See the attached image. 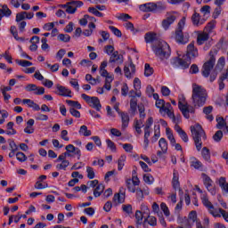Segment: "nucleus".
<instances>
[{"label": "nucleus", "instance_id": "obj_59", "mask_svg": "<svg viewBox=\"0 0 228 228\" xmlns=\"http://www.w3.org/2000/svg\"><path fill=\"white\" fill-rule=\"evenodd\" d=\"M88 19H90V15L86 14L84 18L79 20L80 26H86L88 24Z\"/></svg>", "mask_w": 228, "mask_h": 228}, {"label": "nucleus", "instance_id": "obj_9", "mask_svg": "<svg viewBox=\"0 0 228 228\" xmlns=\"http://www.w3.org/2000/svg\"><path fill=\"white\" fill-rule=\"evenodd\" d=\"M176 15V12H167L166 19H164L161 22L162 28L163 29H165V31L168 30L170 28V26H172V24L175 22V20H177Z\"/></svg>", "mask_w": 228, "mask_h": 228}, {"label": "nucleus", "instance_id": "obj_34", "mask_svg": "<svg viewBox=\"0 0 228 228\" xmlns=\"http://www.w3.org/2000/svg\"><path fill=\"white\" fill-rule=\"evenodd\" d=\"M66 102L74 110H81V103L77 101L67 100Z\"/></svg>", "mask_w": 228, "mask_h": 228}, {"label": "nucleus", "instance_id": "obj_30", "mask_svg": "<svg viewBox=\"0 0 228 228\" xmlns=\"http://www.w3.org/2000/svg\"><path fill=\"white\" fill-rule=\"evenodd\" d=\"M136 225H142L143 224V212L136 210L135 212Z\"/></svg>", "mask_w": 228, "mask_h": 228}, {"label": "nucleus", "instance_id": "obj_8", "mask_svg": "<svg viewBox=\"0 0 228 228\" xmlns=\"http://www.w3.org/2000/svg\"><path fill=\"white\" fill-rule=\"evenodd\" d=\"M81 97L87 104H90L91 108H94L96 110V111H101V108H102V105H101V101L98 97L95 96H89L86 94H82Z\"/></svg>", "mask_w": 228, "mask_h": 228}, {"label": "nucleus", "instance_id": "obj_46", "mask_svg": "<svg viewBox=\"0 0 228 228\" xmlns=\"http://www.w3.org/2000/svg\"><path fill=\"white\" fill-rule=\"evenodd\" d=\"M16 63L20 65V67H31L33 65V62L26 60H17Z\"/></svg>", "mask_w": 228, "mask_h": 228}, {"label": "nucleus", "instance_id": "obj_33", "mask_svg": "<svg viewBox=\"0 0 228 228\" xmlns=\"http://www.w3.org/2000/svg\"><path fill=\"white\" fill-rule=\"evenodd\" d=\"M14 123L10 121L7 123V131L5 132L6 134L12 135V134H17V130L13 128Z\"/></svg>", "mask_w": 228, "mask_h": 228}, {"label": "nucleus", "instance_id": "obj_53", "mask_svg": "<svg viewBox=\"0 0 228 228\" xmlns=\"http://www.w3.org/2000/svg\"><path fill=\"white\" fill-rule=\"evenodd\" d=\"M156 106H157V108L159 109V112L163 113V108L165 106V100L160 99V100L156 101Z\"/></svg>", "mask_w": 228, "mask_h": 228}, {"label": "nucleus", "instance_id": "obj_10", "mask_svg": "<svg viewBox=\"0 0 228 228\" xmlns=\"http://www.w3.org/2000/svg\"><path fill=\"white\" fill-rule=\"evenodd\" d=\"M201 177L203 179L204 186L208 190V191H209L211 195H216V188L213 184V180L211 179V177L204 173L201 175Z\"/></svg>", "mask_w": 228, "mask_h": 228}, {"label": "nucleus", "instance_id": "obj_27", "mask_svg": "<svg viewBox=\"0 0 228 228\" xmlns=\"http://www.w3.org/2000/svg\"><path fill=\"white\" fill-rule=\"evenodd\" d=\"M201 156L205 159V161H211V153L208 147H203L201 151Z\"/></svg>", "mask_w": 228, "mask_h": 228}, {"label": "nucleus", "instance_id": "obj_32", "mask_svg": "<svg viewBox=\"0 0 228 228\" xmlns=\"http://www.w3.org/2000/svg\"><path fill=\"white\" fill-rule=\"evenodd\" d=\"M102 191H104V184L100 183L94 191V197H101V195H102Z\"/></svg>", "mask_w": 228, "mask_h": 228}, {"label": "nucleus", "instance_id": "obj_40", "mask_svg": "<svg viewBox=\"0 0 228 228\" xmlns=\"http://www.w3.org/2000/svg\"><path fill=\"white\" fill-rule=\"evenodd\" d=\"M57 40H60V42H70V36H69V34H60L57 37Z\"/></svg>", "mask_w": 228, "mask_h": 228}, {"label": "nucleus", "instance_id": "obj_14", "mask_svg": "<svg viewBox=\"0 0 228 228\" xmlns=\"http://www.w3.org/2000/svg\"><path fill=\"white\" fill-rule=\"evenodd\" d=\"M172 186L174 190H179V191H183L181 189V183H179V172L176 170H174L173 172Z\"/></svg>", "mask_w": 228, "mask_h": 228}, {"label": "nucleus", "instance_id": "obj_50", "mask_svg": "<svg viewBox=\"0 0 228 228\" xmlns=\"http://www.w3.org/2000/svg\"><path fill=\"white\" fill-rule=\"evenodd\" d=\"M122 209H123L124 213H126L127 215L133 214V206H131L130 204L123 205Z\"/></svg>", "mask_w": 228, "mask_h": 228}, {"label": "nucleus", "instance_id": "obj_5", "mask_svg": "<svg viewBox=\"0 0 228 228\" xmlns=\"http://www.w3.org/2000/svg\"><path fill=\"white\" fill-rule=\"evenodd\" d=\"M206 97H208V94L200 86L195 85L192 89V102L195 107L200 108L206 104Z\"/></svg>", "mask_w": 228, "mask_h": 228}, {"label": "nucleus", "instance_id": "obj_55", "mask_svg": "<svg viewBox=\"0 0 228 228\" xmlns=\"http://www.w3.org/2000/svg\"><path fill=\"white\" fill-rule=\"evenodd\" d=\"M106 143H107L109 149H110V151H112L113 152H115V151H117V146L115 145V142H113V141L107 139Z\"/></svg>", "mask_w": 228, "mask_h": 228}, {"label": "nucleus", "instance_id": "obj_16", "mask_svg": "<svg viewBox=\"0 0 228 228\" xmlns=\"http://www.w3.org/2000/svg\"><path fill=\"white\" fill-rule=\"evenodd\" d=\"M175 131L178 133L180 138L183 140V142H184V143H188V134H186V132H184V130H183L179 125L175 126Z\"/></svg>", "mask_w": 228, "mask_h": 228}, {"label": "nucleus", "instance_id": "obj_58", "mask_svg": "<svg viewBox=\"0 0 228 228\" xmlns=\"http://www.w3.org/2000/svg\"><path fill=\"white\" fill-rule=\"evenodd\" d=\"M189 220H191L193 224H194V222H196V223L198 222L197 221V211L192 210L190 212Z\"/></svg>", "mask_w": 228, "mask_h": 228}, {"label": "nucleus", "instance_id": "obj_56", "mask_svg": "<svg viewBox=\"0 0 228 228\" xmlns=\"http://www.w3.org/2000/svg\"><path fill=\"white\" fill-rule=\"evenodd\" d=\"M135 193H136V199L137 200H143V191H142V189L138 188L135 189Z\"/></svg>", "mask_w": 228, "mask_h": 228}, {"label": "nucleus", "instance_id": "obj_13", "mask_svg": "<svg viewBox=\"0 0 228 228\" xmlns=\"http://www.w3.org/2000/svg\"><path fill=\"white\" fill-rule=\"evenodd\" d=\"M81 6H83V2L81 1L68 2V8L66 9V12L73 15V13L77 12V8H81Z\"/></svg>", "mask_w": 228, "mask_h": 228}, {"label": "nucleus", "instance_id": "obj_6", "mask_svg": "<svg viewBox=\"0 0 228 228\" xmlns=\"http://www.w3.org/2000/svg\"><path fill=\"white\" fill-rule=\"evenodd\" d=\"M184 26H186V17H183L175 30V40L177 42V44H181L182 45H184L185 44H188L190 42V36L185 35L183 32V29H184Z\"/></svg>", "mask_w": 228, "mask_h": 228}, {"label": "nucleus", "instance_id": "obj_41", "mask_svg": "<svg viewBox=\"0 0 228 228\" xmlns=\"http://www.w3.org/2000/svg\"><path fill=\"white\" fill-rule=\"evenodd\" d=\"M87 178L94 179L95 178V171H94V167L87 166L86 167Z\"/></svg>", "mask_w": 228, "mask_h": 228}, {"label": "nucleus", "instance_id": "obj_1", "mask_svg": "<svg viewBox=\"0 0 228 228\" xmlns=\"http://www.w3.org/2000/svg\"><path fill=\"white\" fill-rule=\"evenodd\" d=\"M199 56V50L195 48V44L191 43L187 45V53L183 58L175 57L171 60V64L175 68L188 69L191 64V58H197Z\"/></svg>", "mask_w": 228, "mask_h": 228}, {"label": "nucleus", "instance_id": "obj_39", "mask_svg": "<svg viewBox=\"0 0 228 228\" xmlns=\"http://www.w3.org/2000/svg\"><path fill=\"white\" fill-rule=\"evenodd\" d=\"M70 165V162L69 160H64L61 164L56 165L57 170H67V167Z\"/></svg>", "mask_w": 228, "mask_h": 228}, {"label": "nucleus", "instance_id": "obj_64", "mask_svg": "<svg viewBox=\"0 0 228 228\" xmlns=\"http://www.w3.org/2000/svg\"><path fill=\"white\" fill-rule=\"evenodd\" d=\"M123 149L126 152H133V144L131 143H125L123 144Z\"/></svg>", "mask_w": 228, "mask_h": 228}, {"label": "nucleus", "instance_id": "obj_48", "mask_svg": "<svg viewBox=\"0 0 228 228\" xmlns=\"http://www.w3.org/2000/svg\"><path fill=\"white\" fill-rule=\"evenodd\" d=\"M126 162V156L122 155L118 160V170H122L124 168V163Z\"/></svg>", "mask_w": 228, "mask_h": 228}, {"label": "nucleus", "instance_id": "obj_12", "mask_svg": "<svg viewBox=\"0 0 228 228\" xmlns=\"http://www.w3.org/2000/svg\"><path fill=\"white\" fill-rule=\"evenodd\" d=\"M124 73L127 79H132V77H134V74H136V66L134 65V63H133V61H130L128 66L125 65Z\"/></svg>", "mask_w": 228, "mask_h": 228}, {"label": "nucleus", "instance_id": "obj_37", "mask_svg": "<svg viewBox=\"0 0 228 228\" xmlns=\"http://www.w3.org/2000/svg\"><path fill=\"white\" fill-rule=\"evenodd\" d=\"M216 122H217V125H216L217 129H224V127H225L226 121L225 119H224V118L217 117Z\"/></svg>", "mask_w": 228, "mask_h": 228}, {"label": "nucleus", "instance_id": "obj_60", "mask_svg": "<svg viewBox=\"0 0 228 228\" xmlns=\"http://www.w3.org/2000/svg\"><path fill=\"white\" fill-rule=\"evenodd\" d=\"M161 94L164 97H168V95H170V89L167 86H163L161 87Z\"/></svg>", "mask_w": 228, "mask_h": 228}, {"label": "nucleus", "instance_id": "obj_26", "mask_svg": "<svg viewBox=\"0 0 228 228\" xmlns=\"http://www.w3.org/2000/svg\"><path fill=\"white\" fill-rule=\"evenodd\" d=\"M134 127L139 134L142 133V127H143V120L142 119H134Z\"/></svg>", "mask_w": 228, "mask_h": 228}, {"label": "nucleus", "instance_id": "obj_54", "mask_svg": "<svg viewBox=\"0 0 228 228\" xmlns=\"http://www.w3.org/2000/svg\"><path fill=\"white\" fill-rule=\"evenodd\" d=\"M160 209L163 210V213L166 216H170V210L168 209V207L167 206L166 203L160 204Z\"/></svg>", "mask_w": 228, "mask_h": 228}, {"label": "nucleus", "instance_id": "obj_63", "mask_svg": "<svg viewBox=\"0 0 228 228\" xmlns=\"http://www.w3.org/2000/svg\"><path fill=\"white\" fill-rule=\"evenodd\" d=\"M139 113H140V118H145V107L143 105L138 106Z\"/></svg>", "mask_w": 228, "mask_h": 228}, {"label": "nucleus", "instance_id": "obj_20", "mask_svg": "<svg viewBox=\"0 0 228 228\" xmlns=\"http://www.w3.org/2000/svg\"><path fill=\"white\" fill-rule=\"evenodd\" d=\"M218 184L224 193H228V183L225 177L221 176L218 180Z\"/></svg>", "mask_w": 228, "mask_h": 228}, {"label": "nucleus", "instance_id": "obj_35", "mask_svg": "<svg viewBox=\"0 0 228 228\" xmlns=\"http://www.w3.org/2000/svg\"><path fill=\"white\" fill-rule=\"evenodd\" d=\"M201 200H202V204L205 206V208H208V209H209L213 206L211 201H209V199H208L207 194H203L201 196Z\"/></svg>", "mask_w": 228, "mask_h": 228}, {"label": "nucleus", "instance_id": "obj_57", "mask_svg": "<svg viewBox=\"0 0 228 228\" xmlns=\"http://www.w3.org/2000/svg\"><path fill=\"white\" fill-rule=\"evenodd\" d=\"M9 147H11V151H19V146L15 143V141L12 139L8 140Z\"/></svg>", "mask_w": 228, "mask_h": 228}, {"label": "nucleus", "instance_id": "obj_18", "mask_svg": "<svg viewBox=\"0 0 228 228\" xmlns=\"http://www.w3.org/2000/svg\"><path fill=\"white\" fill-rule=\"evenodd\" d=\"M147 224H149V225H151L152 227H155V225H157L158 224V221L154 216H149L148 217L144 218L142 226L144 228H147Z\"/></svg>", "mask_w": 228, "mask_h": 228}, {"label": "nucleus", "instance_id": "obj_36", "mask_svg": "<svg viewBox=\"0 0 228 228\" xmlns=\"http://www.w3.org/2000/svg\"><path fill=\"white\" fill-rule=\"evenodd\" d=\"M209 213H211L216 218H220L222 216V214L220 213V208H215V207L212 205L210 208H208Z\"/></svg>", "mask_w": 228, "mask_h": 228}, {"label": "nucleus", "instance_id": "obj_23", "mask_svg": "<svg viewBox=\"0 0 228 228\" xmlns=\"http://www.w3.org/2000/svg\"><path fill=\"white\" fill-rule=\"evenodd\" d=\"M137 108H138V100L131 99L130 100V113H131V115H136Z\"/></svg>", "mask_w": 228, "mask_h": 228}, {"label": "nucleus", "instance_id": "obj_4", "mask_svg": "<svg viewBox=\"0 0 228 228\" xmlns=\"http://www.w3.org/2000/svg\"><path fill=\"white\" fill-rule=\"evenodd\" d=\"M191 132L192 135V139L194 141L197 151H200L202 149V140H207L208 136L206 135V132L202 128V126L200 124H196L191 126Z\"/></svg>", "mask_w": 228, "mask_h": 228}, {"label": "nucleus", "instance_id": "obj_44", "mask_svg": "<svg viewBox=\"0 0 228 228\" xmlns=\"http://www.w3.org/2000/svg\"><path fill=\"white\" fill-rule=\"evenodd\" d=\"M120 60V55L118 54V51L114 52L110 58V63H115V61H118Z\"/></svg>", "mask_w": 228, "mask_h": 228}, {"label": "nucleus", "instance_id": "obj_7", "mask_svg": "<svg viewBox=\"0 0 228 228\" xmlns=\"http://www.w3.org/2000/svg\"><path fill=\"white\" fill-rule=\"evenodd\" d=\"M139 10H141V12H145L146 13H163V12L167 10V4L161 1L157 3L150 2L141 4Z\"/></svg>", "mask_w": 228, "mask_h": 228}, {"label": "nucleus", "instance_id": "obj_21", "mask_svg": "<svg viewBox=\"0 0 228 228\" xmlns=\"http://www.w3.org/2000/svg\"><path fill=\"white\" fill-rule=\"evenodd\" d=\"M119 115L122 120V129H126L129 126V114L121 112Z\"/></svg>", "mask_w": 228, "mask_h": 228}, {"label": "nucleus", "instance_id": "obj_19", "mask_svg": "<svg viewBox=\"0 0 228 228\" xmlns=\"http://www.w3.org/2000/svg\"><path fill=\"white\" fill-rule=\"evenodd\" d=\"M208 40H209V34L203 32V33L198 35L197 44H198V45H202L204 44V42H208Z\"/></svg>", "mask_w": 228, "mask_h": 228}, {"label": "nucleus", "instance_id": "obj_62", "mask_svg": "<svg viewBox=\"0 0 228 228\" xmlns=\"http://www.w3.org/2000/svg\"><path fill=\"white\" fill-rule=\"evenodd\" d=\"M37 86L35 84H28L26 87L25 90H27V92H35L37 91Z\"/></svg>", "mask_w": 228, "mask_h": 228}, {"label": "nucleus", "instance_id": "obj_52", "mask_svg": "<svg viewBox=\"0 0 228 228\" xmlns=\"http://www.w3.org/2000/svg\"><path fill=\"white\" fill-rule=\"evenodd\" d=\"M69 113H70V115H72V117H75V118H81V112H79V110H77L74 108H69Z\"/></svg>", "mask_w": 228, "mask_h": 228}, {"label": "nucleus", "instance_id": "obj_25", "mask_svg": "<svg viewBox=\"0 0 228 228\" xmlns=\"http://www.w3.org/2000/svg\"><path fill=\"white\" fill-rule=\"evenodd\" d=\"M126 186L128 191H131L132 193L136 191V184L132 182L131 178L126 180Z\"/></svg>", "mask_w": 228, "mask_h": 228}, {"label": "nucleus", "instance_id": "obj_22", "mask_svg": "<svg viewBox=\"0 0 228 228\" xmlns=\"http://www.w3.org/2000/svg\"><path fill=\"white\" fill-rule=\"evenodd\" d=\"M159 147L161 149L164 154H167V151H168V142H167V139L163 137L160 138L159 141Z\"/></svg>", "mask_w": 228, "mask_h": 228}, {"label": "nucleus", "instance_id": "obj_47", "mask_svg": "<svg viewBox=\"0 0 228 228\" xmlns=\"http://www.w3.org/2000/svg\"><path fill=\"white\" fill-rule=\"evenodd\" d=\"M222 138H224V132H222V130L216 131L213 135V140L215 142H220Z\"/></svg>", "mask_w": 228, "mask_h": 228}, {"label": "nucleus", "instance_id": "obj_61", "mask_svg": "<svg viewBox=\"0 0 228 228\" xmlns=\"http://www.w3.org/2000/svg\"><path fill=\"white\" fill-rule=\"evenodd\" d=\"M41 42H42L41 49L43 51H45V50L49 49V45L47 44V38L43 37L41 39Z\"/></svg>", "mask_w": 228, "mask_h": 228}, {"label": "nucleus", "instance_id": "obj_2", "mask_svg": "<svg viewBox=\"0 0 228 228\" xmlns=\"http://www.w3.org/2000/svg\"><path fill=\"white\" fill-rule=\"evenodd\" d=\"M155 56L160 61H165V60H168L170 58V54H172V50H170V45L164 40H157L154 42L151 47Z\"/></svg>", "mask_w": 228, "mask_h": 228}, {"label": "nucleus", "instance_id": "obj_31", "mask_svg": "<svg viewBox=\"0 0 228 228\" xmlns=\"http://www.w3.org/2000/svg\"><path fill=\"white\" fill-rule=\"evenodd\" d=\"M152 74H154V69L152 67H151V64L146 63L144 65V76L146 77H149L152 76Z\"/></svg>", "mask_w": 228, "mask_h": 228}, {"label": "nucleus", "instance_id": "obj_17", "mask_svg": "<svg viewBox=\"0 0 228 228\" xmlns=\"http://www.w3.org/2000/svg\"><path fill=\"white\" fill-rule=\"evenodd\" d=\"M191 20H192V24L193 26H202V24H204V22H206V20L202 19L200 20V14L198 12H194L191 16Z\"/></svg>", "mask_w": 228, "mask_h": 228}, {"label": "nucleus", "instance_id": "obj_51", "mask_svg": "<svg viewBox=\"0 0 228 228\" xmlns=\"http://www.w3.org/2000/svg\"><path fill=\"white\" fill-rule=\"evenodd\" d=\"M134 88L136 92H138V90H140V88H142V81L140 80V78L135 77L134 79Z\"/></svg>", "mask_w": 228, "mask_h": 228}, {"label": "nucleus", "instance_id": "obj_29", "mask_svg": "<svg viewBox=\"0 0 228 228\" xmlns=\"http://www.w3.org/2000/svg\"><path fill=\"white\" fill-rule=\"evenodd\" d=\"M114 202H118V204H123L126 200V195L123 193H117L113 197Z\"/></svg>", "mask_w": 228, "mask_h": 228}, {"label": "nucleus", "instance_id": "obj_24", "mask_svg": "<svg viewBox=\"0 0 228 228\" xmlns=\"http://www.w3.org/2000/svg\"><path fill=\"white\" fill-rule=\"evenodd\" d=\"M144 40H145L146 44H152V42H154V40H156V33L147 32L144 35Z\"/></svg>", "mask_w": 228, "mask_h": 228}, {"label": "nucleus", "instance_id": "obj_38", "mask_svg": "<svg viewBox=\"0 0 228 228\" xmlns=\"http://www.w3.org/2000/svg\"><path fill=\"white\" fill-rule=\"evenodd\" d=\"M132 183L135 184V186H140V179L138 178V175H136V170L132 171Z\"/></svg>", "mask_w": 228, "mask_h": 228}, {"label": "nucleus", "instance_id": "obj_15", "mask_svg": "<svg viewBox=\"0 0 228 228\" xmlns=\"http://www.w3.org/2000/svg\"><path fill=\"white\" fill-rule=\"evenodd\" d=\"M56 88L58 90V95H61V97H72V95H70V94H72L70 89L60 85H57Z\"/></svg>", "mask_w": 228, "mask_h": 228}, {"label": "nucleus", "instance_id": "obj_43", "mask_svg": "<svg viewBox=\"0 0 228 228\" xmlns=\"http://www.w3.org/2000/svg\"><path fill=\"white\" fill-rule=\"evenodd\" d=\"M26 15H28V12H21L16 14V22H22L26 19Z\"/></svg>", "mask_w": 228, "mask_h": 228}, {"label": "nucleus", "instance_id": "obj_49", "mask_svg": "<svg viewBox=\"0 0 228 228\" xmlns=\"http://www.w3.org/2000/svg\"><path fill=\"white\" fill-rule=\"evenodd\" d=\"M16 159L18 161H20V163H24V161L28 159V157L23 152L19 151L16 153Z\"/></svg>", "mask_w": 228, "mask_h": 228}, {"label": "nucleus", "instance_id": "obj_3", "mask_svg": "<svg viewBox=\"0 0 228 228\" xmlns=\"http://www.w3.org/2000/svg\"><path fill=\"white\" fill-rule=\"evenodd\" d=\"M209 54H210V57L208 61H207L201 68V74L203 77H209L210 76L209 81L210 83H213V81L216 79V76H218V73H216V71H213L211 73V70L215 69V63H216V58H215L213 52H210Z\"/></svg>", "mask_w": 228, "mask_h": 228}, {"label": "nucleus", "instance_id": "obj_45", "mask_svg": "<svg viewBox=\"0 0 228 228\" xmlns=\"http://www.w3.org/2000/svg\"><path fill=\"white\" fill-rule=\"evenodd\" d=\"M143 181L147 184H152L154 183V176L151 174L144 175Z\"/></svg>", "mask_w": 228, "mask_h": 228}, {"label": "nucleus", "instance_id": "obj_28", "mask_svg": "<svg viewBox=\"0 0 228 228\" xmlns=\"http://www.w3.org/2000/svg\"><path fill=\"white\" fill-rule=\"evenodd\" d=\"M78 133L82 134V136H92V131L88 130V126L85 125L80 126Z\"/></svg>", "mask_w": 228, "mask_h": 228}, {"label": "nucleus", "instance_id": "obj_11", "mask_svg": "<svg viewBox=\"0 0 228 228\" xmlns=\"http://www.w3.org/2000/svg\"><path fill=\"white\" fill-rule=\"evenodd\" d=\"M178 108L184 118H190V113L192 115L195 113V107L189 105L188 103H183L180 102H178Z\"/></svg>", "mask_w": 228, "mask_h": 228}, {"label": "nucleus", "instance_id": "obj_42", "mask_svg": "<svg viewBox=\"0 0 228 228\" xmlns=\"http://www.w3.org/2000/svg\"><path fill=\"white\" fill-rule=\"evenodd\" d=\"M109 29L115 35V37H118V38H120L122 37V31L120 29L117 28L113 26H109Z\"/></svg>", "mask_w": 228, "mask_h": 228}]
</instances>
